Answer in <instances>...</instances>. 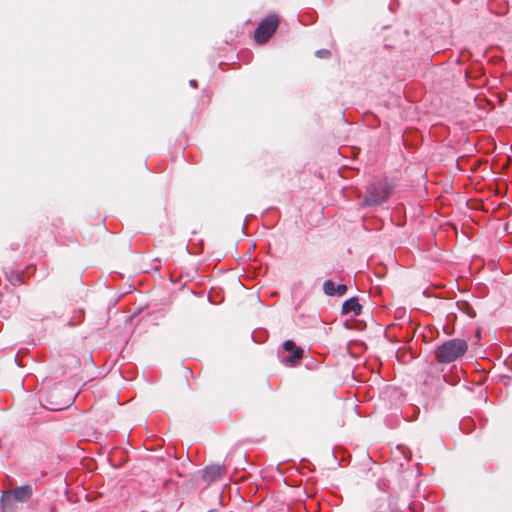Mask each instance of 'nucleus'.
<instances>
[{
  "label": "nucleus",
  "mask_w": 512,
  "mask_h": 512,
  "mask_svg": "<svg viewBox=\"0 0 512 512\" xmlns=\"http://www.w3.org/2000/svg\"><path fill=\"white\" fill-rule=\"evenodd\" d=\"M279 25L278 17L274 14L264 18L255 30L254 39L259 44L266 43L277 30Z\"/></svg>",
  "instance_id": "obj_4"
},
{
  "label": "nucleus",
  "mask_w": 512,
  "mask_h": 512,
  "mask_svg": "<svg viewBox=\"0 0 512 512\" xmlns=\"http://www.w3.org/2000/svg\"><path fill=\"white\" fill-rule=\"evenodd\" d=\"M315 55L318 58H328L330 57L331 52L327 49H320L316 51Z\"/></svg>",
  "instance_id": "obj_10"
},
{
  "label": "nucleus",
  "mask_w": 512,
  "mask_h": 512,
  "mask_svg": "<svg viewBox=\"0 0 512 512\" xmlns=\"http://www.w3.org/2000/svg\"><path fill=\"white\" fill-rule=\"evenodd\" d=\"M394 185L387 178H379L369 182L360 202L361 207H377L386 203L391 197Z\"/></svg>",
  "instance_id": "obj_1"
},
{
  "label": "nucleus",
  "mask_w": 512,
  "mask_h": 512,
  "mask_svg": "<svg viewBox=\"0 0 512 512\" xmlns=\"http://www.w3.org/2000/svg\"><path fill=\"white\" fill-rule=\"evenodd\" d=\"M204 277L198 274H194V285L203 284Z\"/></svg>",
  "instance_id": "obj_11"
},
{
  "label": "nucleus",
  "mask_w": 512,
  "mask_h": 512,
  "mask_svg": "<svg viewBox=\"0 0 512 512\" xmlns=\"http://www.w3.org/2000/svg\"><path fill=\"white\" fill-rule=\"evenodd\" d=\"M10 492V495L13 497L15 501L18 503H25L27 502L30 497L32 496V487L30 485H24L20 487H16L13 490H8Z\"/></svg>",
  "instance_id": "obj_6"
},
{
  "label": "nucleus",
  "mask_w": 512,
  "mask_h": 512,
  "mask_svg": "<svg viewBox=\"0 0 512 512\" xmlns=\"http://www.w3.org/2000/svg\"><path fill=\"white\" fill-rule=\"evenodd\" d=\"M361 310L362 306L359 304L358 298L351 297L344 301L341 312L343 315H351L355 317L361 314Z\"/></svg>",
  "instance_id": "obj_8"
},
{
  "label": "nucleus",
  "mask_w": 512,
  "mask_h": 512,
  "mask_svg": "<svg viewBox=\"0 0 512 512\" xmlns=\"http://www.w3.org/2000/svg\"><path fill=\"white\" fill-rule=\"evenodd\" d=\"M18 502L13 499L10 492L4 491L0 498V508L2 512H15Z\"/></svg>",
  "instance_id": "obj_9"
},
{
  "label": "nucleus",
  "mask_w": 512,
  "mask_h": 512,
  "mask_svg": "<svg viewBox=\"0 0 512 512\" xmlns=\"http://www.w3.org/2000/svg\"><path fill=\"white\" fill-rule=\"evenodd\" d=\"M199 294H200V293H199V292H197V291H194V292H193V295H199Z\"/></svg>",
  "instance_id": "obj_13"
},
{
  "label": "nucleus",
  "mask_w": 512,
  "mask_h": 512,
  "mask_svg": "<svg viewBox=\"0 0 512 512\" xmlns=\"http://www.w3.org/2000/svg\"><path fill=\"white\" fill-rule=\"evenodd\" d=\"M193 85H194V88H196V87H197V83H196V81H195V80H194V82H193Z\"/></svg>",
  "instance_id": "obj_12"
},
{
  "label": "nucleus",
  "mask_w": 512,
  "mask_h": 512,
  "mask_svg": "<svg viewBox=\"0 0 512 512\" xmlns=\"http://www.w3.org/2000/svg\"><path fill=\"white\" fill-rule=\"evenodd\" d=\"M323 291L328 296H343L347 292L345 284H335L334 281L328 279L323 283Z\"/></svg>",
  "instance_id": "obj_7"
},
{
  "label": "nucleus",
  "mask_w": 512,
  "mask_h": 512,
  "mask_svg": "<svg viewBox=\"0 0 512 512\" xmlns=\"http://www.w3.org/2000/svg\"><path fill=\"white\" fill-rule=\"evenodd\" d=\"M226 474V467L224 465H208L198 472V476L194 478V486L203 487L209 486L211 483L221 480Z\"/></svg>",
  "instance_id": "obj_3"
},
{
  "label": "nucleus",
  "mask_w": 512,
  "mask_h": 512,
  "mask_svg": "<svg viewBox=\"0 0 512 512\" xmlns=\"http://www.w3.org/2000/svg\"><path fill=\"white\" fill-rule=\"evenodd\" d=\"M283 349L284 352L288 353V355L282 356L281 361L287 366H294L298 364L304 354L303 349L297 347L292 340H286L283 343Z\"/></svg>",
  "instance_id": "obj_5"
},
{
  "label": "nucleus",
  "mask_w": 512,
  "mask_h": 512,
  "mask_svg": "<svg viewBox=\"0 0 512 512\" xmlns=\"http://www.w3.org/2000/svg\"><path fill=\"white\" fill-rule=\"evenodd\" d=\"M468 343L464 339L454 338L443 342L435 349V358L440 364L454 362L464 356Z\"/></svg>",
  "instance_id": "obj_2"
}]
</instances>
